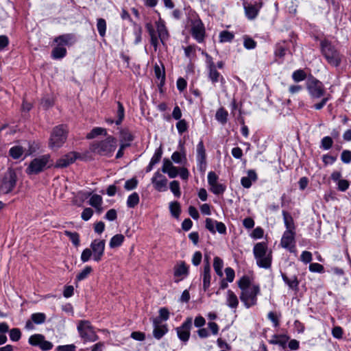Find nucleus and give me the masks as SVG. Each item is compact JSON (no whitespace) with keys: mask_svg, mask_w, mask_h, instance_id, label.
<instances>
[{"mask_svg":"<svg viewBox=\"0 0 351 351\" xmlns=\"http://www.w3.org/2000/svg\"><path fill=\"white\" fill-rule=\"evenodd\" d=\"M257 265L263 268H269L271 264V252L268 250L265 242L256 243L253 249Z\"/></svg>","mask_w":351,"mask_h":351,"instance_id":"1","label":"nucleus"},{"mask_svg":"<svg viewBox=\"0 0 351 351\" xmlns=\"http://www.w3.org/2000/svg\"><path fill=\"white\" fill-rule=\"evenodd\" d=\"M53 166V160L49 154H45L34 158L26 169V173L29 175H36L44 171L47 168Z\"/></svg>","mask_w":351,"mask_h":351,"instance_id":"2","label":"nucleus"},{"mask_svg":"<svg viewBox=\"0 0 351 351\" xmlns=\"http://www.w3.org/2000/svg\"><path fill=\"white\" fill-rule=\"evenodd\" d=\"M68 130L64 125H59L53 128L49 141V147L52 149H58L66 142Z\"/></svg>","mask_w":351,"mask_h":351,"instance_id":"3","label":"nucleus"},{"mask_svg":"<svg viewBox=\"0 0 351 351\" xmlns=\"http://www.w3.org/2000/svg\"><path fill=\"white\" fill-rule=\"evenodd\" d=\"M322 53L328 62L334 66H338L341 63V56L335 47L327 40L321 42Z\"/></svg>","mask_w":351,"mask_h":351,"instance_id":"4","label":"nucleus"},{"mask_svg":"<svg viewBox=\"0 0 351 351\" xmlns=\"http://www.w3.org/2000/svg\"><path fill=\"white\" fill-rule=\"evenodd\" d=\"M117 147V140L109 136L104 141L94 142L91 145V150L101 155H108L112 153Z\"/></svg>","mask_w":351,"mask_h":351,"instance_id":"5","label":"nucleus"},{"mask_svg":"<svg viewBox=\"0 0 351 351\" xmlns=\"http://www.w3.org/2000/svg\"><path fill=\"white\" fill-rule=\"evenodd\" d=\"M77 330L84 341L93 342L98 339V336L94 331L90 322L87 320H80L77 325Z\"/></svg>","mask_w":351,"mask_h":351,"instance_id":"6","label":"nucleus"},{"mask_svg":"<svg viewBox=\"0 0 351 351\" xmlns=\"http://www.w3.org/2000/svg\"><path fill=\"white\" fill-rule=\"evenodd\" d=\"M260 293L258 285H253L250 289H245L241 291L240 299L246 308H250L256 304L257 295Z\"/></svg>","mask_w":351,"mask_h":351,"instance_id":"7","label":"nucleus"},{"mask_svg":"<svg viewBox=\"0 0 351 351\" xmlns=\"http://www.w3.org/2000/svg\"><path fill=\"white\" fill-rule=\"evenodd\" d=\"M17 177L15 171L9 169L3 178L0 186V194H8L11 192L16 186Z\"/></svg>","mask_w":351,"mask_h":351,"instance_id":"8","label":"nucleus"},{"mask_svg":"<svg viewBox=\"0 0 351 351\" xmlns=\"http://www.w3.org/2000/svg\"><path fill=\"white\" fill-rule=\"evenodd\" d=\"M306 88L313 99H318L324 95L325 90L323 84L315 78L308 79Z\"/></svg>","mask_w":351,"mask_h":351,"instance_id":"9","label":"nucleus"},{"mask_svg":"<svg viewBox=\"0 0 351 351\" xmlns=\"http://www.w3.org/2000/svg\"><path fill=\"white\" fill-rule=\"evenodd\" d=\"M93 254V259L96 262H99L104 254L105 241L95 239L90 244V248Z\"/></svg>","mask_w":351,"mask_h":351,"instance_id":"10","label":"nucleus"},{"mask_svg":"<svg viewBox=\"0 0 351 351\" xmlns=\"http://www.w3.org/2000/svg\"><path fill=\"white\" fill-rule=\"evenodd\" d=\"M29 343L32 346H39L43 350H50L53 348L51 342L46 341L44 335L35 334L29 338Z\"/></svg>","mask_w":351,"mask_h":351,"instance_id":"11","label":"nucleus"},{"mask_svg":"<svg viewBox=\"0 0 351 351\" xmlns=\"http://www.w3.org/2000/svg\"><path fill=\"white\" fill-rule=\"evenodd\" d=\"M192 319L189 317L180 327L177 328V334L181 341L186 342L189 340Z\"/></svg>","mask_w":351,"mask_h":351,"instance_id":"12","label":"nucleus"},{"mask_svg":"<svg viewBox=\"0 0 351 351\" xmlns=\"http://www.w3.org/2000/svg\"><path fill=\"white\" fill-rule=\"evenodd\" d=\"M191 34L198 43H202L204 41L205 37V28L201 21H195L193 23Z\"/></svg>","mask_w":351,"mask_h":351,"instance_id":"13","label":"nucleus"},{"mask_svg":"<svg viewBox=\"0 0 351 351\" xmlns=\"http://www.w3.org/2000/svg\"><path fill=\"white\" fill-rule=\"evenodd\" d=\"M152 183L153 184L155 189L158 191H165L167 189V179L159 171L154 173V176L152 178Z\"/></svg>","mask_w":351,"mask_h":351,"instance_id":"14","label":"nucleus"},{"mask_svg":"<svg viewBox=\"0 0 351 351\" xmlns=\"http://www.w3.org/2000/svg\"><path fill=\"white\" fill-rule=\"evenodd\" d=\"M78 154L76 152H70L64 156H63L62 158L58 159L56 164L54 165V167L56 168H64L69 166L70 164L73 163L77 157Z\"/></svg>","mask_w":351,"mask_h":351,"instance_id":"15","label":"nucleus"},{"mask_svg":"<svg viewBox=\"0 0 351 351\" xmlns=\"http://www.w3.org/2000/svg\"><path fill=\"white\" fill-rule=\"evenodd\" d=\"M197 160L199 170L204 171L206 167V150L202 141H200L197 145Z\"/></svg>","mask_w":351,"mask_h":351,"instance_id":"16","label":"nucleus"},{"mask_svg":"<svg viewBox=\"0 0 351 351\" xmlns=\"http://www.w3.org/2000/svg\"><path fill=\"white\" fill-rule=\"evenodd\" d=\"M54 42L60 47L71 46L76 42V38L73 34H66L55 38Z\"/></svg>","mask_w":351,"mask_h":351,"instance_id":"17","label":"nucleus"},{"mask_svg":"<svg viewBox=\"0 0 351 351\" xmlns=\"http://www.w3.org/2000/svg\"><path fill=\"white\" fill-rule=\"evenodd\" d=\"M174 276L179 278L176 282H178L182 280L184 276H186L189 274V267L186 265L184 261L178 262L174 267Z\"/></svg>","mask_w":351,"mask_h":351,"instance_id":"18","label":"nucleus"},{"mask_svg":"<svg viewBox=\"0 0 351 351\" xmlns=\"http://www.w3.org/2000/svg\"><path fill=\"white\" fill-rule=\"evenodd\" d=\"M295 241V232L291 230H286L281 239L280 245L282 247L289 249L291 251V248L293 246H291Z\"/></svg>","mask_w":351,"mask_h":351,"instance_id":"19","label":"nucleus"},{"mask_svg":"<svg viewBox=\"0 0 351 351\" xmlns=\"http://www.w3.org/2000/svg\"><path fill=\"white\" fill-rule=\"evenodd\" d=\"M209 79L211 80L213 84H215L216 82H221L222 84L225 83V80L222 75L217 71L216 66L214 62L210 61L209 62Z\"/></svg>","mask_w":351,"mask_h":351,"instance_id":"20","label":"nucleus"},{"mask_svg":"<svg viewBox=\"0 0 351 351\" xmlns=\"http://www.w3.org/2000/svg\"><path fill=\"white\" fill-rule=\"evenodd\" d=\"M46 320V315L43 313H36L31 315V319L26 322L25 328L27 329H33V323L36 324H43Z\"/></svg>","mask_w":351,"mask_h":351,"instance_id":"21","label":"nucleus"},{"mask_svg":"<svg viewBox=\"0 0 351 351\" xmlns=\"http://www.w3.org/2000/svg\"><path fill=\"white\" fill-rule=\"evenodd\" d=\"M289 52V42L282 40L276 45L274 55L279 58H283L287 52Z\"/></svg>","mask_w":351,"mask_h":351,"instance_id":"22","label":"nucleus"},{"mask_svg":"<svg viewBox=\"0 0 351 351\" xmlns=\"http://www.w3.org/2000/svg\"><path fill=\"white\" fill-rule=\"evenodd\" d=\"M160 321L158 318L154 319L153 324L154 328L153 334L154 337L157 339H160L167 332V328H166V326H160Z\"/></svg>","mask_w":351,"mask_h":351,"instance_id":"23","label":"nucleus"},{"mask_svg":"<svg viewBox=\"0 0 351 351\" xmlns=\"http://www.w3.org/2000/svg\"><path fill=\"white\" fill-rule=\"evenodd\" d=\"M145 27L149 33V35L150 36L151 40V45L154 47V50L156 51L158 49V36L153 27L152 25L150 23H148L145 25Z\"/></svg>","mask_w":351,"mask_h":351,"instance_id":"24","label":"nucleus"},{"mask_svg":"<svg viewBox=\"0 0 351 351\" xmlns=\"http://www.w3.org/2000/svg\"><path fill=\"white\" fill-rule=\"evenodd\" d=\"M203 289L204 291H206L210 285V263L207 262L206 264L204 266L203 271Z\"/></svg>","mask_w":351,"mask_h":351,"instance_id":"25","label":"nucleus"},{"mask_svg":"<svg viewBox=\"0 0 351 351\" xmlns=\"http://www.w3.org/2000/svg\"><path fill=\"white\" fill-rule=\"evenodd\" d=\"M257 179V175L254 170H249L247 171V176L243 177L241 182L244 188L248 189L252 186V181H256Z\"/></svg>","mask_w":351,"mask_h":351,"instance_id":"26","label":"nucleus"},{"mask_svg":"<svg viewBox=\"0 0 351 351\" xmlns=\"http://www.w3.org/2000/svg\"><path fill=\"white\" fill-rule=\"evenodd\" d=\"M158 36L160 38L161 43L164 44V42L168 38L169 33L168 31L162 22H158L156 23Z\"/></svg>","mask_w":351,"mask_h":351,"instance_id":"27","label":"nucleus"},{"mask_svg":"<svg viewBox=\"0 0 351 351\" xmlns=\"http://www.w3.org/2000/svg\"><path fill=\"white\" fill-rule=\"evenodd\" d=\"M226 304L232 309H236L239 305L237 296L232 290L227 291Z\"/></svg>","mask_w":351,"mask_h":351,"instance_id":"28","label":"nucleus"},{"mask_svg":"<svg viewBox=\"0 0 351 351\" xmlns=\"http://www.w3.org/2000/svg\"><path fill=\"white\" fill-rule=\"evenodd\" d=\"M284 282L289 287L290 289L297 290L298 289L299 281L296 276L289 278L285 274H282Z\"/></svg>","mask_w":351,"mask_h":351,"instance_id":"29","label":"nucleus"},{"mask_svg":"<svg viewBox=\"0 0 351 351\" xmlns=\"http://www.w3.org/2000/svg\"><path fill=\"white\" fill-rule=\"evenodd\" d=\"M282 215L287 230L294 232L295 226L292 217L286 211L282 212Z\"/></svg>","mask_w":351,"mask_h":351,"instance_id":"30","label":"nucleus"},{"mask_svg":"<svg viewBox=\"0 0 351 351\" xmlns=\"http://www.w3.org/2000/svg\"><path fill=\"white\" fill-rule=\"evenodd\" d=\"M223 267V260L218 256H215L213 260V267H214V269H215L216 274L219 277H222L223 275V271H222Z\"/></svg>","mask_w":351,"mask_h":351,"instance_id":"31","label":"nucleus"},{"mask_svg":"<svg viewBox=\"0 0 351 351\" xmlns=\"http://www.w3.org/2000/svg\"><path fill=\"white\" fill-rule=\"evenodd\" d=\"M228 113L223 108H220L218 109L215 114L216 119L222 125L226 123L228 121Z\"/></svg>","mask_w":351,"mask_h":351,"instance_id":"32","label":"nucleus"},{"mask_svg":"<svg viewBox=\"0 0 351 351\" xmlns=\"http://www.w3.org/2000/svg\"><path fill=\"white\" fill-rule=\"evenodd\" d=\"M245 12L249 19H254L258 14V9L252 5H246L244 3Z\"/></svg>","mask_w":351,"mask_h":351,"instance_id":"33","label":"nucleus"},{"mask_svg":"<svg viewBox=\"0 0 351 351\" xmlns=\"http://www.w3.org/2000/svg\"><path fill=\"white\" fill-rule=\"evenodd\" d=\"M124 241V236L121 234H117L112 237L110 241L109 245L111 248H114L120 246Z\"/></svg>","mask_w":351,"mask_h":351,"instance_id":"34","label":"nucleus"},{"mask_svg":"<svg viewBox=\"0 0 351 351\" xmlns=\"http://www.w3.org/2000/svg\"><path fill=\"white\" fill-rule=\"evenodd\" d=\"M66 54V49L60 46H57L52 50V57L54 59H60L64 58Z\"/></svg>","mask_w":351,"mask_h":351,"instance_id":"35","label":"nucleus"},{"mask_svg":"<svg viewBox=\"0 0 351 351\" xmlns=\"http://www.w3.org/2000/svg\"><path fill=\"white\" fill-rule=\"evenodd\" d=\"M139 203V196L136 192L129 195L127 200V206L129 208H134Z\"/></svg>","mask_w":351,"mask_h":351,"instance_id":"36","label":"nucleus"},{"mask_svg":"<svg viewBox=\"0 0 351 351\" xmlns=\"http://www.w3.org/2000/svg\"><path fill=\"white\" fill-rule=\"evenodd\" d=\"M99 135H106V129L102 128H95L86 135V138L91 139Z\"/></svg>","mask_w":351,"mask_h":351,"instance_id":"37","label":"nucleus"},{"mask_svg":"<svg viewBox=\"0 0 351 351\" xmlns=\"http://www.w3.org/2000/svg\"><path fill=\"white\" fill-rule=\"evenodd\" d=\"M226 185L216 182L210 185V191L215 195H221L226 191Z\"/></svg>","mask_w":351,"mask_h":351,"instance_id":"38","label":"nucleus"},{"mask_svg":"<svg viewBox=\"0 0 351 351\" xmlns=\"http://www.w3.org/2000/svg\"><path fill=\"white\" fill-rule=\"evenodd\" d=\"M23 152H24V150H23V147L21 146H14V147H11L9 151L10 155L14 159L19 158L22 156Z\"/></svg>","mask_w":351,"mask_h":351,"instance_id":"39","label":"nucleus"},{"mask_svg":"<svg viewBox=\"0 0 351 351\" xmlns=\"http://www.w3.org/2000/svg\"><path fill=\"white\" fill-rule=\"evenodd\" d=\"M234 37L233 33L224 30L219 34V41L221 43L231 42Z\"/></svg>","mask_w":351,"mask_h":351,"instance_id":"40","label":"nucleus"},{"mask_svg":"<svg viewBox=\"0 0 351 351\" xmlns=\"http://www.w3.org/2000/svg\"><path fill=\"white\" fill-rule=\"evenodd\" d=\"M64 234L70 239L75 246H78L80 245V236L77 232H72L68 230H65Z\"/></svg>","mask_w":351,"mask_h":351,"instance_id":"41","label":"nucleus"},{"mask_svg":"<svg viewBox=\"0 0 351 351\" xmlns=\"http://www.w3.org/2000/svg\"><path fill=\"white\" fill-rule=\"evenodd\" d=\"M169 209L171 215L174 217L178 218L179 217L181 210L180 204L178 202H171L169 204Z\"/></svg>","mask_w":351,"mask_h":351,"instance_id":"42","label":"nucleus"},{"mask_svg":"<svg viewBox=\"0 0 351 351\" xmlns=\"http://www.w3.org/2000/svg\"><path fill=\"white\" fill-rule=\"evenodd\" d=\"M93 269L90 266H86L84 269L80 271L76 276L77 281H81L86 279L88 275L92 272Z\"/></svg>","mask_w":351,"mask_h":351,"instance_id":"43","label":"nucleus"},{"mask_svg":"<svg viewBox=\"0 0 351 351\" xmlns=\"http://www.w3.org/2000/svg\"><path fill=\"white\" fill-rule=\"evenodd\" d=\"M154 73L156 77L160 80L161 83H164L165 80V68L162 66V68L159 66L158 64H155L154 66Z\"/></svg>","mask_w":351,"mask_h":351,"instance_id":"44","label":"nucleus"},{"mask_svg":"<svg viewBox=\"0 0 351 351\" xmlns=\"http://www.w3.org/2000/svg\"><path fill=\"white\" fill-rule=\"evenodd\" d=\"M97 28L99 35L104 37L106 30V22L104 19H97Z\"/></svg>","mask_w":351,"mask_h":351,"instance_id":"45","label":"nucleus"},{"mask_svg":"<svg viewBox=\"0 0 351 351\" xmlns=\"http://www.w3.org/2000/svg\"><path fill=\"white\" fill-rule=\"evenodd\" d=\"M117 119L115 121V123L117 125H119L123 118H124V108H123V104L120 102V101H118L117 102Z\"/></svg>","mask_w":351,"mask_h":351,"instance_id":"46","label":"nucleus"},{"mask_svg":"<svg viewBox=\"0 0 351 351\" xmlns=\"http://www.w3.org/2000/svg\"><path fill=\"white\" fill-rule=\"evenodd\" d=\"M102 203V197L101 195L95 194L89 199V204L94 208H99Z\"/></svg>","mask_w":351,"mask_h":351,"instance_id":"47","label":"nucleus"},{"mask_svg":"<svg viewBox=\"0 0 351 351\" xmlns=\"http://www.w3.org/2000/svg\"><path fill=\"white\" fill-rule=\"evenodd\" d=\"M306 77V75L305 72L302 69L297 70L292 74L293 80L296 82L303 81L305 80Z\"/></svg>","mask_w":351,"mask_h":351,"instance_id":"48","label":"nucleus"},{"mask_svg":"<svg viewBox=\"0 0 351 351\" xmlns=\"http://www.w3.org/2000/svg\"><path fill=\"white\" fill-rule=\"evenodd\" d=\"M250 281L247 276H243L238 282L239 287L242 290L245 289H250L252 287L250 286Z\"/></svg>","mask_w":351,"mask_h":351,"instance_id":"49","label":"nucleus"},{"mask_svg":"<svg viewBox=\"0 0 351 351\" xmlns=\"http://www.w3.org/2000/svg\"><path fill=\"white\" fill-rule=\"evenodd\" d=\"M170 189L174 195L179 197L181 195L180 190V183L177 180H173L170 183Z\"/></svg>","mask_w":351,"mask_h":351,"instance_id":"50","label":"nucleus"},{"mask_svg":"<svg viewBox=\"0 0 351 351\" xmlns=\"http://www.w3.org/2000/svg\"><path fill=\"white\" fill-rule=\"evenodd\" d=\"M333 144V141L330 136H325L321 141V147L324 149H329L332 147Z\"/></svg>","mask_w":351,"mask_h":351,"instance_id":"51","label":"nucleus"},{"mask_svg":"<svg viewBox=\"0 0 351 351\" xmlns=\"http://www.w3.org/2000/svg\"><path fill=\"white\" fill-rule=\"evenodd\" d=\"M138 185V180L136 178H132L127 180L125 183L124 188L127 191H130L136 188Z\"/></svg>","mask_w":351,"mask_h":351,"instance_id":"52","label":"nucleus"},{"mask_svg":"<svg viewBox=\"0 0 351 351\" xmlns=\"http://www.w3.org/2000/svg\"><path fill=\"white\" fill-rule=\"evenodd\" d=\"M121 141L128 142V143H129V144L134 139L132 134L127 129H125V130H123L121 131Z\"/></svg>","mask_w":351,"mask_h":351,"instance_id":"53","label":"nucleus"},{"mask_svg":"<svg viewBox=\"0 0 351 351\" xmlns=\"http://www.w3.org/2000/svg\"><path fill=\"white\" fill-rule=\"evenodd\" d=\"M280 317V314L277 315L276 313L273 311H270L268 315V319L273 323L274 327H278L280 325L279 318Z\"/></svg>","mask_w":351,"mask_h":351,"instance_id":"54","label":"nucleus"},{"mask_svg":"<svg viewBox=\"0 0 351 351\" xmlns=\"http://www.w3.org/2000/svg\"><path fill=\"white\" fill-rule=\"evenodd\" d=\"M10 338L13 341H18L21 337V332L19 328H12L10 330Z\"/></svg>","mask_w":351,"mask_h":351,"instance_id":"55","label":"nucleus"},{"mask_svg":"<svg viewBox=\"0 0 351 351\" xmlns=\"http://www.w3.org/2000/svg\"><path fill=\"white\" fill-rule=\"evenodd\" d=\"M91 256H93L91 250L90 248H86L82 252L81 261L83 263H86L90 259Z\"/></svg>","mask_w":351,"mask_h":351,"instance_id":"56","label":"nucleus"},{"mask_svg":"<svg viewBox=\"0 0 351 351\" xmlns=\"http://www.w3.org/2000/svg\"><path fill=\"white\" fill-rule=\"evenodd\" d=\"M162 154V149H161V147H159L158 149H157L156 150L153 157L151 159L150 162H152V165H156L158 162H159V161L161 159Z\"/></svg>","mask_w":351,"mask_h":351,"instance_id":"57","label":"nucleus"},{"mask_svg":"<svg viewBox=\"0 0 351 351\" xmlns=\"http://www.w3.org/2000/svg\"><path fill=\"white\" fill-rule=\"evenodd\" d=\"M182 158L186 160V155L184 153H183V154H182L179 152H175L173 153V154L171 156V159L176 163H182Z\"/></svg>","mask_w":351,"mask_h":351,"instance_id":"58","label":"nucleus"},{"mask_svg":"<svg viewBox=\"0 0 351 351\" xmlns=\"http://www.w3.org/2000/svg\"><path fill=\"white\" fill-rule=\"evenodd\" d=\"M176 128L180 134H182L183 132L187 130V123L184 119L180 120L176 123Z\"/></svg>","mask_w":351,"mask_h":351,"instance_id":"59","label":"nucleus"},{"mask_svg":"<svg viewBox=\"0 0 351 351\" xmlns=\"http://www.w3.org/2000/svg\"><path fill=\"white\" fill-rule=\"evenodd\" d=\"M217 221H214L210 218L206 219V228L208 229L210 232L215 233L216 230L215 225H216Z\"/></svg>","mask_w":351,"mask_h":351,"instance_id":"60","label":"nucleus"},{"mask_svg":"<svg viewBox=\"0 0 351 351\" xmlns=\"http://www.w3.org/2000/svg\"><path fill=\"white\" fill-rule=\"evenodd\" d=\"M341 160L344 163H350L351 162V151L343 150L341 154Z\"/></svg>","mask_w":351,"mask_h":351,"instance_id":"61","label":"nucleus"},{"mask_svg":"<svg viewBox=\"0 0 351 351\" xmlns=\"http://www.w3.org/2000/svg\"><path fill=\"white\" fill-rule=\"evenodd\" d=\"M350 186V184L346 180H339L337 182V189L340 191H346Z\"/></svg>","mask_w":351,"mask_h":351,"instance_id":"62","label":"nucleus"},{"mask_svg":"<svg viewBox=\"0 0 351 351\" xmlns=\"http://www.w3.org/2000/svg\"><path fill=\"white\" fill-rule=\"evenodd\" d=\"M244 47L247 49H254L256 46V43L251 38H245Z\"/></svg>","mask_w":351,"mask_h":351,"instance_id":"63","label":"nucleus"},{"mask_svg":"<svg viewBox=\"0 0 351 351\" xmlns=\"http://www.w3.org/2000/svg\"><path fill=\"white\" fill-rule=\"evenodd\" d=\"M76 347L73 344L59 346L57 347V351H75Z\"/></svg>","mask_w":351,"mask_h":351,"instance_id":"64","label":"nucleus"}]
</instances>
